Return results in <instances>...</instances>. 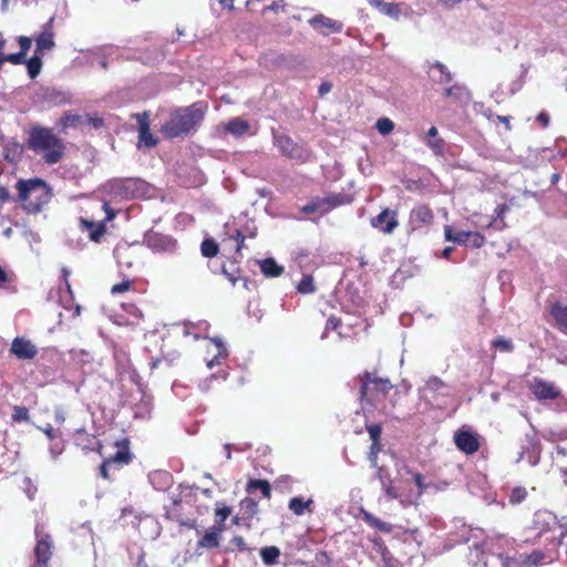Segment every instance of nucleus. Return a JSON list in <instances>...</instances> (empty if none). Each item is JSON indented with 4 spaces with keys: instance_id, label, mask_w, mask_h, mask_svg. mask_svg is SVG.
I'll return each instance as SVG.
<instances>
[{
    "instance_id": "nucleus-52",
    "label": "nucleus",
    "mask_w": 567,
    "mask_h": 567,
    "mask_svg": "<svg viewBox=\"0 0 567 567\" xmlns=\"http://www.w3.org/2000/svg\"><path fill=\"white\" fill-rule=\"evenodd\" d=\"M128 458H130V455H128V452L126 451H117L115 453V455H113L112 457H110L107 461L112 464V463H121V464H125L128 462Z\"/></svg>"
},
{
    "instance_id": "nucleus-38",
    "label": "nucleus",
    "mask_w": 567,
    "mask_h": 567,
    "mask_svg": "<svg viewBox=\"0 0 567 567\" xmlns=\"http://www.w3.org/2000/svg\"><path fill=\"white\" fill-rule=\"evenodd\" d=\"M508 212V206L505 205V204H502V205H498L495 209H494V216L492 219H489L487 221V225L486 227L487 228H491V227H496L497 229H503L505 227V224L503 223L502 225H497V219H503L505 214Z\"/></svg>"
},
{
    "instance_id": "nucleus-6",
    "label": "nucleus",
    "mask_w": 567,
    "mask_h": 567,
    "mask_svg": "<svg viewBox=\"0 0 567 567\" xmlns=\"http://www.w3.org/2000/svg\"><path fill=\"white\" fill-rule=\"evenodd\" d=\"M107 187L111 194L124 199L143 197L148 190L147 183L138 178L113 179Z\"/></svg>"
},
{
    "instance_id": "nucleus-28",
    "label": "nucleus",
    "mask_w": 567,
    "mask_h": 567,
    "mask_svg": "<svg viewBox=\"0 0 567 567\" xmlns=\"http://www.w3.org/2000/svg\"><path fill=\"white\" fill-rule=\"evenodd\" d=\"M221 533V527H212L209 528L205 535L198 542V545L204 548H216L219 546V536Z\"/></svg>"
},
{
    "instance_id": "nucleus-5",
    "label": "nucleus",
    "mask_w": 567,
    "mask_h": 567,
    "mask_svg": "<svg viewBox=\"0 0 567 567\" xmlns=\"http://www.w3.org/2000/svg\"><path fill=\"white\" fill-rule=\"evenodd\" d=\"M453 395V389L437 377H430L423 386L419 388V398L432 406H443L445 400Z\"/></svg>"
},
{
    "instance_id": "nucleus-33",
    "label": "nucleus",
    "mask_w": 567,
    "mask_h": 567,
    "mask_svg": "<svg viewBox=\"0 0 567 567\" xmlns=\"http://www.w3.org/2000/svg\"><path fill=\"white\" fill-rule=\"evenodd\" d=\"M260 491L265 498H270L271 496V487L268 481L265 480H250L247 484V492L254 493L255 491Z\"/></svg>"
},
{
    "instance_id": "nucleus-37",
    "label": "nucleus",
    "mask_w": 567,
    "mask_h": 567,
    "mask_svg": "<svg viewBox=\"0 0 567 567\" xmlns=\"http://www.w3.org/2000/svg\"><path fill=\"white\" fill-rule=\"evenodd\" d=\"M76 444L84 450H94L97 442L94 436H90L84 430H79Z\"/></svg>"
},
{
    "instance_id": "nucleus-4",
    "label": "nucleus",
    "mask_w": 567,
    "mask_h": 567,
    "mask_svg": "<svg viewBox=\"0 0 567 567\" xmlns=\"http://www.w3.org/2000/svg\"><path fill=\"white\" fill-rule=\"evenodd\" d=\"M360 383V399L362 403H369L378 408L379 401L392 389L389 379L377 377L375 373L365 372L358 378Z\"/></svg>"
},
{
    "instance_id": "nucleus-27",
    "label": "nucleus",
    "mask_w": 567,
    "mask_h": 567,
    "mask_svg": "<svg viewBox=\"0 0 567 567\" xmlns=\"http://www.w3.org/2000/svg\"><path fill=\"white\" fill-rule=\"evenodd\" d=\"M150 482L155 489L165 491L172 484V475L166 471H157L150 474Z\"/></svg>"
},
{
    "instance_id": "nucleus-45",
    "label": "nucleus",
    "mask_w": 567,
    "mask_h": 567,
    "mask_svg": "<svg viewBox=\"0 0 567 567\" xmlns=\"http://www.w3.org/2000/svg\"><path fill=\"white\" fill-rule=\"evenodd\" d=\"M375 127L380 134L388 135L393 131L394 123L388 117H382L378 120Z\"/></svg>"
},
{
    "instance_id": "nucleus-20",
    "label": "nucleus",
    "mask_w": 567,
    "mask_h": 567,
    "mask_svg": "<svg viewBox=\"0 0 567 567\" xmlns=\"http://www.w3.org/2000/svg\"><path fill=\"white\" fill-rule=\"evenodd\" d=\"M288 508L296 516L312 514L315 512V501L311 497L305 499L302 496H295L290 498Z\"/></svg>"
},
{
    "instance_id": "nucleus-64",
    "label": "nucleus",
    "mask_w": 567,
    "mask_h": 567,
    "mask_svg": "<svg viewBox=\"0 0 567 567\" xmlns=\"http://www.w3.org/2000/svg\"><path fill=\"white\" fill-rule=\"evenodd\" d=\"M54 420L58 424H63L65 421V414L61 408L54 410Z\"/></svg>"
},
{
    "instance_id": "nucleus-31",
    "label": "nucleus",
    "mask_w": 567,
    "mask_h": 567,
    "mask_svg": "<svg viewBox=\"0 0 567 567\" xmlns=\"http://www.w3.org/2000/svg\"><path fill=\"white\" fill-rule=\"evenodd\" d=\"M437 135V128L435 126L430 127L426 133L427 138L425 143L435 155H441L443 153L444 142Z\"/></svg>"
},
{
    "instance_id": "nucleus-10",
    "label": "nucleus",
    "mask_w": 567,
    "mask_h": 567,
    "mask_svg": "<svg viewBox=\"0 0 567 567\" xmlns=\"http://www.w3.org/2000/svg\"><path fill=\"white\" fill-rule=\"evenodd\" d=\"M344 204L343 196L341 194H332L326 197H315L308 204H306L301 210L306 214L319 212L326 214L332 208Z\"/></svg>"
},
{
    "instance_id": "nucleus-50",
    "label": "nucleus",
    "mask_w": 567,
    "mask_h": 567,
    "mask_svg": "<svg viewBox=\"0 0 567 567\" xmlns=\"http://www.w3.org/2000/svg\"><path fill=\"white\" fill-rule=\"evenodd\" d=\"M362 515H363V520L370 526V527H373L375 529H379L380 528V525L383 520H381L380 518L375 517L374 515H372L371 513L367 512V511H363L362 512Z\"/></svg>"
},
{
    "instance_id": "nucleus-29",
    "label": "nucleus",
    "mask_w": 567,
    "mask_h": 567,
    "mask_svg": "<svg viewBox=\"0 0 567 567\" xmlns=\"http://www.w3.org/2000/svg\"><path fill=\"white\" fill-rule=\"evenodd\" d=\"M23 153V147L17 142H7L3 145L2 156L9 163H17Z\"/></svg>"
},
{
    "instance_id": "nucleus-13",
    "label": "nucleus",
    "mask_w": 567,
    "mask_h": 567,
    "mask_svg": "<svg viewBox=\"0 0 567 567\" xmlns=\"http://www.w3.org/2000/svg\"><path fill=\"white\" fill-rule=\"evenodd\" d=\"M54 17H51L41 29V32L34 37L35 53L43 54L45 51H51L55 47L54 32H53Z\"/></svg>"
},
{
    "instance_id": "nucleus-59",
    "label": "nucleus",
    "mask_w": 567,
    "mask_h": 567,
    "mask_svg": "<svg viewBox=\"0 0 567 567\" xmlns=\"http://www.w3.org/2000/svg\"><path fill=\"white\" fill-rule=\"evenodd\" d=\"M230 543L240 550L247 549L245 539L241 536H235Z\"/></svg>"
},
{
    "instance_id": "nucleus-42",
    "label": "nucleus",
    "mask_w": 567,
    "mask_h": 567,
    "mask_svg": "<svg viewBox=\"0 0 567 567\" xmlns=\"http://www.w3.org/2000/svg\"><path fill=\"white\" fill-rule=\"evenodd\" d=\"M383 493H384V496L389 499V501H392V499H398L402 506H409L410 504H412V501L410 499H405L403 498L399 492L395 489V487L392 486V484H390L389 486H385V488L382 489Z\"/></svg>"
},
{
    "instance_id": "nucleus-40",
    "label": "nucleus",
    "mask_w": 567,
    "mask_h": 567,
    "mask_svg": "<svg viewBox=\"0 0 567 567\" xmlns=\"http://www.w3.org/2000/svg\"><path fill=\"white\" fill-rule=\"evenodd\" d=\"M298 292L302 295L312 293L316 290L313 278L310 275H303L302 279L297 286Z\"/></svg>"
},
{
    "instance_id": "nucleus-19",
    "label": "nucleus",
    "mask_w": 567,
    "mask_h": 567,
    "mask_svg": "<svg viewBox=\"0 0 567 567\" xmlns=\"http://www.w3.org/2000/svg\"><path fill=\"white\" fill-rule=\"evenodd\" d=\"M138 123V144L146 147H153L157 144V140L153 136L148 123V114L146 112L134 115Z\"/></svg>"
},
{
    "instance_id": "nucleus-60",
    "label": "nucleus",
    "mask_w": 567,
    "mask_h": 567,
    "mask_svg": "<svg viewBox=\"0 0 567 567\" xmlns=\"http://www.w3.org/2000/svg\"><path fill=\"white\" fill-rule=\"evenodd\" d=\"M230 514V509L228 507L217 508L216 516L219 518L220 523H224Z\"/></svg>"
},
{
    "instance_id": "nucleus-44",
    "label": "nucleus",
    "mask_w": 567,
    "mask_h": 567,
    "mask_svg": "<svg viewBox=\"0 0 567 567\" xmlns=\"http://www.w3.org/2000/svg\"><path fill=\"white\" fill-rule=\"evenodd\" d=\"M492 347L501 352H513L514 344L511 339H505L503 337L496 338L492 341Z\"/></svg>"
},
{
    "instance_id": "nucleus-46",
    "label": "nucleus",
    "mask_w": 567,
    "mask_h": 567,
    "mask_svg": "<svg viewBox=\"0 0 567 567\" xmlns=\"http://www.w3.org/2000/svg\"><path fill=\"white\" fill-rule=\"evenodd\" d=\"M12 420L14 422H23L29 420V410L25 406L16 405L13 408Z\"/></svg>"
},
{
    "instance_id": "nucleus-11",
    "label": "nucleus",
    "mask_w": 567,
    "mask_h": 567,
    "mask_svg": "<svg viewBox=\"0 0 567 567\" xmlns=\"http://www.w3.org/2000/svg\"><path fill=\"white\" fill-rule=\"evenodd\" d=\"M478 435L470 427L463 426L454 434L456 447L465 454H474L480 449Z\"/></svg>"
},
{
    "instance_id": "nucleus-62",
    "label": "nucleus",
    "mask_w": 567,
    "mask_h": 567,
    "mask_svg": "<svg viewBox=\"0 0 567 567\" xmlns=\"http://www.w3.org/2000/svg\"><path fill=\"white\" fill-rule=\"evenodd\" d=\"M45 435L49 440H54L56 437V432L53 430V427L48 424L47 426L44 427H39Z\"/></svg>"
},
{
    "instance_id": "nucleus-58",
    "label": "nucleus",
    "mask_w": 567,
    "mask_h": 567,
    "mask_svg": "<svg viewBox=\"0 0 567 567\" xmlns=\"http://www.w3.org/2000/svg\"><path fill=\"white\" fill-rule=\"evenodd\" d=\"M49 450L52 458L55 460L59 455L62 454L64 446L60 443H52Z\"/></svg>"
},
{
    "instance_id": "nucleus-57",
    "label": "nucleus",
    "mask_w": 567,
    "mask_h": 567,
    "mask_svg": "<svg viewBox=\"0 0 567 567\" xmlns=\"http://www.w3.org/2000/svg\"><path fill=\"white\" fill-rule=\"evenodd\" d=\"M413 481H414L415 485L419 488L417 496H421L423 491H424V488H425L423 475L420 474V473H414L413 474Z\"/></svg>"
},
{
    "instance_id": "nucleus-61",
    "label": "nucleus",
    "mask_w": 567,
    "mask_h": 567,
    "mask_svg": "<svg viewBox=\"0 0 567 567\" xmlns=\"http://www.w3.org/2000/svg\"><path fill=\"white\" fill-rule=\"evenodd\" d=\"M528 462L532 466H536L539 462V450L533 445V452L528 457Z\"/></svg>"
},
{
    "instance_id": "nucleus-56",
    "label": "nucleus",
    "mask_w": 567,
    "mask_h": 567,
    "mask_svg": "<svg viewBox=\"0 0 567 567\" xmlns=\"http://www.w3.org/2000/svg\"><path fill=\"white\" fill-rule=\"evenodd\" d=\"M131 287V282L130 281H122L120 284H116L112 287L111 289V292L113 295H116V293H122L124 291H127Z\"/></svg>"
},
{
    "instance_id": "nucleus-21",
    "label": "nucleus",
    "mask_w": 567,
    "mask_h": 567,
    "mask_svg": "<svg viewBox=\"0 0 567 567\" xmlns=\"http://www.w3.org/2000/svg\"><path fill=\"white\" fill-rule=\"evenodd\" d=\"M249 128V124L247 121L235 117L229 122L221 124L218 130L223 133H229L235 137L243 136Z\"/></svg>"
},
{
    "instance_id": "nucleus-9",
    "label": "nucleus",
    "mask_w": 567,
    "mask_h": 567,
    "mask_svg": "<svg viewBox=\"0 0 567 567\" xmlns=\"http://www.w3.org/2000/svg\"><path fill=\"white\" fill-rule=\"evenodd\" d=\"M144 243L152 251L158 254H172L177 247V241L173 237L155 231L146 233Z\"/></svg>"
},
{
    "instance_id": "nucleus-15",
    "label": "nucleus",
    "mask_w": 567,
    "mask_h": 567,
    "mask_svg": "<svg viewBox=\"0 0 567 567\" xmlns=\"http://www.w3.org/2000/svg\"><path fill=\"white\" fill-rule=\"evenodd\" d=\"M532 393L539 401L555 400L560 396V390L550 381L535 378L529 386Z\"/></svg>"
},
{
    "instance_id": "nucleus-53",
    "label": "nucleus",
    "mask_w": 567,
    "mask_h": 567,
    "mask_svg": "<svg viewBox=\"0 0 567 567\" xmlns=\"http://www.w3.org/2000/svg\"><path fill=\"white\" fill-rule=\"evenodd\" d=\"M18 42H19V45H20V51L19 52H23V55L27 56V53L30 50L31 44H32L31 38L25 37V35H20L18 38Z\"/></svg>"
},
{
    "instance_id": "nucleus-16",
    "label": "nucleus",
    "mask_w": 567,
    "mask_h": 567,
    "mask_svg": "<svg viewBox=\"0 0 567 567\" xmlns=\"http://www.w3.org/2000/svg\"><path fill=\"white\" fill-rule=\"evenodd\" d=\"M309 24L320 34L328 35L331 33H339L342 31V23L330 19L323 14H316L308 20Z\"/></svg>"
},
{
    "instance_id": "nucleus-26",
    "label": "nucleus",
    "mask_w": 567,
    "mask_h": 567,
    "mask_svg": "<svg viewBox=\"0 0 567 567\" xmlns=\"http://www.w3.org/2000/svg\"><path fill=\"white\" fill-rule=\"evenodd\" d=\"M445 95L455 102L466 104L471 100L468 89L462 84H454L445 89Z\"/></svg>"
},
{
    "instance_id": "nucleus-54",
    "label": "nucleus",
    "mask_w": 567,
    "mask_h": 567,
    "mask_svg": "<svg viewBox=\"0 0 567 567\" xmlns=\"http://www.w3.org/2000/svg\"><path fill=\"white\" fill-rule=\"evenodd\" d=\"M340 324V320L336 317H330L327 320L324 332L322 333L321 338L324 339L328 337V331L336 330Z\"/></svg>"
},
{
    "instance_id": "nucleus-48",
    "label": "nucleus",
    "mask_w": 567,
    "mask_h": 567,
    "mask_svg": "<svg viewBox=\"0 0 567 567\" xmlns=\"http://www.w3.org/2000/svg\"><path fill=\"white\" fill-rule=\"evenodd\" d=\"M241 508L245 509L249 516H254L258 512V504L251 498H245L241 502Z\"/></svg>"
},
{
    "instance_id": "nucleus-17",
    "label": "nucleus",
    "mask_w": 567,
    "mask_h": 567,
    "mask_svg": "<svg viewBox=\"0 0 567 567\" xmlns=\"http://www.w3.org/2000/svg\"><path fill=\"white\" fill-rule=\"evenodd\" d=\"M371 225L384 234H392L399 225L396 213L384 209L371 220Z\"/></svg>"
},
{
    "instance_id": "nucleus-30",
    "label": "nucleus",
    "mask_w": 567,
    "mask_h": 567,
    "mask_svg": "<svg viewBox=\"0 0 567 567\" xmlns=\"http://www.w3.org/2000/svg\"><path fill=\"white\" fill-rule=\"evenodd\" d=\"M80 224L82 229L89 230V237L93 241H99L101 236L105 233V226L103 223L95 224L94 221L81 218Z\"/></svg>"
},
{
    "instance_id": "nucleus-23",
    "label": "nucleus",
    "mask_w": 567,
    "mask_h": 567,
    "mask_svg": "<svg viewBox=\"0 0 567 567\" xmlns=\"http://www.w3.org/2000/svg\"><path fill=\"white\" fill-rule=\"evenodd\" d=\"M545 553L543 550L536 549L530 554H519L517 556V561H514L517 567H537L542 565L545 560Z\"/></svg>"
},
{
    "instance_id": "nucleus-3",
    "label": "nucleus",
    "mask_w": 567,
    "mask_h": 567,
    "mask_svg": "<svg viewBox=\"0 0 567 567\" xmlns=\"http://www.w3.org/2000/svg\"><path fill=\"white\" fill-rule=\"evenodd\" d=\"M29 145L50 164L58 163L64 151L61 140L47 127H33L30 131Z\"/></svg>"
},
{
    "instance_id": "nucleus-55",
    "label": "nucleus",
    "mask_w": 567,
    "mask_h": 567,
    "mask_svg": "<svg viewBox=\"0 0 567 567\" xmlns=\"http://www.w3.org/2000/svg\"><path fill=\"white\" fill-rule=\"evenodd\" d=\"M379 451H380L379 444H373L372 443V445L370 447L369 460H370L371 465L373 467L378 466V453H379Z\"/></svg>"
},
{
    "instance_id": "nucleus-63",
    "label": "nucleus",
    "mask_w": 567,
    "mask_h": 567,
    "mask_svg": "<svg viewBox=\"0 0 567 567\" xmlns=\"http://www.w3.org/2000/svg\"><path fill=\"white\" fill-rule=\"evenodd\" d=\"M499 559L502 560V565L504 567H517V565L514 563L517 561V557L509 558L501 555Z\"/></svg>"
},
{
    "instance_id": "nucleus-36",
    "label": "nucleus",
    "mask_w": 567,
    "mask_h": 567,
    "mask_svg": "<svg viewBox=\"0 0 567 567\" xmlns=\"http://www.w3.org/2000/svg\"><path fill=\"white\" fill-rule=\"evenodd\" d=\"M280 549L276 546H268L260 550V557L266 565L277 564Z\"/></svg>"
},
{
    "instance_id": "nucleus-35",
    "label": "nucleus",
    "mask_w": 567,
    "mask_h": 567,
    "mask_svg": "<svg viewBox=\"0 0 567 567\" xmlns=\"http://www.w3.org/2000/svg\"><path fill=\"white\" fill-rule=\"evenodd\" d=\"M27 70L28 74L31 79H35L42 69V60L41 54L35 53L32 58L29 60L25 59Z\"/></svg>"
},
{
    "instance_id": "nucleus-24",
    "label": "nucleus",
    "mask_w": 567,
    "mask_h": 567,
    "mask_svg": "<svg viewBox=\"0 0 567 567\" xmlns=\"http://www.w3.org/2000/svg\"><path fill=\"white\" fill-rule=\"evenodd\" d=\"M549 313L555 319L558 329L567 334V306L554 302L549 306Z\"/></svg>"
},
{
    "instance_id": "nucleus-14",
    "label": "nucleus",
    "mask_w": 567,
    "mask_h": 567,
    "mask_svg": "<svg viewBox=\"0 0 567 567\" xmlns=\"http://www.w3.org/2000/svg\"><path fill=\"white\" fill-rule=\"evenodd\" d=\"M37 534V546L34 548V554L37 557V564L39 567H49L48 563L52 556V540L50 535L42 534L38 528L35 529Z\"/></svg>"
},
{
    "instance_id": "nucleus-1",
    "label": "nucleus",
    "mask_w": 567,
    "mask_h": 567,
    "mask_svg": "<svg viewBox=\"0 0 567 567\" xmlns=\"http://www.w3.org/2000/svg\"><path fill=\"white\" fill-rule=\"evenodd\" d=\"M206 106L194 103L172 112L169 120L162 125L161 132L167 138L186 136L195 132L204 120Z\"/></svg>"
},
{
    "instance_id": "nucleus-7",
    "label": "nucleus",
    "mask_w": 567,
    "mask_h": 567,
    "mask_svg": "<svg viewBox=\"0 0 567 567\" xmlns=\"http://www.w3.org/2000/svg\"><path fill=\"white\" fill-rule=\"evenodd\" d=\"M444 236L447 241L458 245L470 246L472 248H481L485 245V237L480 231H456L451 226L444 227Z\"/></svg>"
},
{
    "instance_id": "nucleus-25",
    "label": "nucleus",
    "mask_w": 567,
    "mask_h": 567,
    "mask_svg": "<svg viewBox=\"0 0 567 567\" xmlns=\"http://www.w3.org/2000/svg\"><path fill=\"white\" fill-rule=\"evenodd\" d=\"M410 218L414 225H427L433 219V213L426 205H419L411 210Z\"/></svg>"
},
{
    "instance_id": "nucleus-51",
    "label": "nucleus",
    "mask_w": 567,
    "mask_h": 567,
    "mask_svg": "<svg viewBox=\"0 0 567 567\" xmlns=\"http://www.w3.org/2000/svg\"><path fill=\"white\" fill-rule=\"evenodd\" d=\"M370 439L373 444H379V439L381 435V426L379 424H371L367 426Z\"/></svg>"
},
{
    "instance_id": "nucleus-8",
    "label": "nucleus",
    "mask_w": 567,
    "mask_h": 567,
    "mask_svg": "<svg viewBox=\"0 0 567 567\" xmlns=\"http://www.w3.org/2000/svg\"><path fill=\"white\" fill-rule=\"evenodd\" d=\"M274 141L279 151L291 159L305 162L310 156V153L307 148L296 144L287 135H275Z\"/></svg>"
},
{
    "instance_id": "nucleus-32",
    "label": "nucleus",
    "mask_w": 567,
    "mask_h": 567,
    "mask_svg": "<svg viewBox=\"0 0 567 567\" xmlns=\"http://www.w3.org/2000/svg\"><path fill=\"white\" fill-rule=\"evenodd\" d=\"M261 272L269 278H275L284 272V267L279 266L274 258H266L259 261Z\"/></svg>"
},
{
    "instance_id": "nucleus-41",
    "label": "nucleus",
    "mask_w": 567,
    "mask_h": 567,
    "mask_svg": "<svg viewBox=\"0 0 567 567\" xmlns=\"http://www.w3.org/2000/svg\"><path fill=\"white\" fill-rule=\"evenodd\" d=\"M527 497V489L523 486L512 488L508 501L512 505L520 504Z\"/></svg>"
},
{
    "instance_id": "nucleus-39",
    "label": "nucleus",
    "mask_w": 567,
    "mask_h": 567,
    "mask_svg": "<svg viewBox=\"0 0 567 567\" xmlns=\"http://www.w3.org/2000/svg\"><path fill=\"white\" fill-rule=\"evenodd\" d=\"M403 7L404 4L402 3L386 2L381 13L394 20H399L403 14Z\"/></svg>"
},
{
    "instance_id": "nucleus-18",
    "label": "nucleus",
    "mask_w": 567,
    "mask_h": 567,
    "mask_svg": "<svg viewBox=\"0 0 567 567\" xmlns=\"http://www.w3.org/2000/svg\"><path fill=\"white\" fill-rule=\"evenodd\" d=\"M11 352L20 360H30L38 354V349L30 340L17 337L12 341Z\"/></svg>"
},
{
    "instance_id": "nucleus-49",
    "label": "nucleus",
    "mask_w": 567,
    "mask_h": 567,
    "mask_svg": "<svg viewBox=\"0 0 567 567\" xmlns=\"http://www.w3.org/2000/svg\"><path fill=\"white\" fill-rule=\"evenodd\" d=\"M362 515H363V520L370 526V527H373L375 529H379L380 528V525L383 520H381L380 518L375 517L374 515H372L371 513L367 512V511H363L362 512Z\"/></svg>"
},
{
    "instance_id": "nucleus-43",
    "label": "nucleus",
    "mask_w": 567,
    "mask_h": 567,
    "mask_svg": "<svg viewBox=\"0 0 567 567\" xmlns=\"http://www.w3.org/2000/svg\"><path fill=\"white\" fill-rule=\"evenodd\" d=\"M200 251L204 257H215L218 254V245L213 239H205L200 245Z\"/></svg>"
},
{
    "instance_id": "nucleus-2",
    "label": "nucleus",
    "mask_w": 567,
    "mask_h": 567,
    "mask_svg": "<svg viewBox=\"0 0 567 567\" xmlns=\"http://www.w3.org/2000/svg\"><path fill=\"white\" fill-rule=\"evenodd\" d=\"M19 200L28 213L37 214L47 206L52 198L51 187L40 178L20 179L16 185Z\"/></svg>"
},
{
    "instance_id": "nucleus-47",
    "label": "nucleus",
    "mask_w": 567,
    "mask_h": 567,
    "mask_svg": "<svg viewBox=\"0 0 567 567\" xmlns=\"http://www.w3.org/2000/svg\"><path fill=\"white\" fill-rule=\"evenodd\" d=\"M27 56L23 55V52H17L11 54H4L2 59V64L4 62H10L14 65L23 64L25 62Z\"/></svg>"
},
{
    "instance_id": "nucleus-22",
    "label": "nucleus",
    "mask_w": 567,
    "mask_h": 567,
    "mask_svg": "<svg viewBox=\"0 0 567 567\" xmlns=\"http://www.w3.org/2000/svg\"><path fill=\"white\" fill-rule=\"evenodd\" d=\"M430 78L439 84H447L452 81V74L449 69L441 62L435 61L429 66Z\"/></svg>"
},
{
    "instance_id": "nucleus-34",
    "label": "nucleus",
    "mask_w": 567,
    "mask_h": 567,
    "mask_svg": "<svg viewBox=\"0 0 567 567\" xmlns=\"http://www.w3.org/2000/svg\"><path fill=\"white\" fill-rule=\"evenodd\" d=\"M83 118L80 114L75 113H65L60 120L59 125L63 131L68 128H75L81 125Z\"/></svg>"
},
{
    "instance_id": "nucleus-12",
    "label": "nucleus",
    "mask_w": 567,
    "mask_h": 567,
    "mask_svg": "<svg viewBox=\"0 0 567 567\" xmlns=\"http://www.w3.org/2000/svg\"><path fill=\"white\" fill-rule=\"evenodd\" d=\"M207 354L210 355V358L206 359V365L208 369H213L216 365H220L228 357L229 352L224 340L219 337H214L209 338Z\"/></svg>"
}]
</instances>
